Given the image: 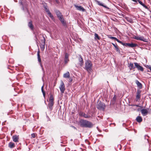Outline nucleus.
<instances>
[{
    "instance_id": "nucleus-1",
    "label": "nucleus",
    "mask_w": 151,
    "mask_h": 151,
    "mask_svg": "<svg viewBox=\"0 0 151 151\" xmlns=\"http://www.w3.org/2000/svg\"><path fill=\"white\" fill-rule=\"evenodd\" d=\"M78 124L82 127L90 128H91L93 125L91 122L82 119L79 121Z\"/></svg>"
},
{
    "instance_id": "nucleus-2",
    "label": "nucleus",
    "mask_w": 151,
    "mask_h": 151,
    "mask_svg": "<svg viewBox=\"0 0 151 151\" xmlns=\"http://www.w3.org/2000/svg\"><path fill=\"white\" fill-rule=\"evenodd\" d=\"M85 68L89 72L91 71V69L92 64L91 61L89 60H87L85 62Z\"/></svg>"
},
{
    "instance_id": "nucleus-3",
    "label": "nucleus",
    "mask_w": 151,
    "mask_h": 151,
    "mask_svg": "<svg viewBox=\"0 0 151 151\" xmlns=\"http://www.w3.org/2000/svg\"><path fill=\"white\" fill-rule=\"evenodd\" d=\"M97 108L100 110L104 111L105 109V106L104 103L100 101L97 103Z\"/></svg>"
},
{
    "instance_id": "nucleus-4",
    "label": "nucleus",
    "mask_w": 151,
    "mask_h": 151,
    "mask_svg": "<svg viewBox=\"0 0 151 151\" xmlns=\"http://www.w3.org/2000/svg\"><path fill=\"white\" fill-rule=\"evenodd\" d=\"M133 38L137 40H139L146 42H147V40L144 38L143 36H134Z\"/></svg>"
},
{
    "instance_id": "nucleus-5",
    "label": "nucleus",
    "mask_w": 151,
    "mask_h": 151,
    "mask_svg": "<svg viewBox=\"0 0 151 151\" xmlns=\"http://www.w3.org/2000/svg\"><path fill=\"white\" fill-rule=\"evenodd\" d=\"M59 88L61 93H63L65 90V88L64 83L62 81H61Z\"/></svg>"
},
{
    "instance_id": "nucleus-6",
    "label": "nucleus",
    "mask_w": 151,
    "mask_h": 151,
    "mask_svg": "<svg viewBox=\"0 0 151 151\" xmlns=\"http://www.w3.org/2000/svg\"><path fill=\"white\" fill-rule=\"evenodd\" d=\"M134 65L135 68H137L138 70L143 71L144 70L143 68L139 64L137 63H134Z\"/></svg>"
},
{
    "instance_id": "nucleus-7",
    "label": "nucleus",
    "mask_w": 151,
    "mask_h": 151,
    "mask_svg": "<svg viewBox=\"0 0 151 151\" xmlns=\"http://www.w3.org/2000/svg\"><path fill=\"white\" fill-rule=\"evenodd\" d=\"M44 8L45 9V11L47 13L49 16L52 19H53L54 18V17L51 14V12H50L49 10L46 7L44 6Z\"/></svg>"
},
{
    "instance_id": "nucleus-8",
    "label": "nucleus",
    "mask_w": 151,
    "mask_h": 151,
    "mask_svg": "<svg viewBox=\"0 0 151 151\" xmlns=\"http://www.w3.org/2000/svg\"><path fill=\"white\" fill-rule=\"evenodd\" d=\"M68 54L67 53H66L64 59V62L65 64H66L69 61V60L68 58Z\"/></svg>"
},
{
    "instance_id": "nucleus-9",
    "label": "nucleus",
    "mask_w": 151,
    "mask_h": 151,
    "mask_svg": "<svg viewBox=\"0 0 151 151\" xmlns=\"http://www.w3.org/2000/svg\"><path fill=\"white\" fill-rule=\"evenodd\" d=\"M124 45V46H125L126 47H135L137 45V44L133 43H125Z\"/></svg>"
},
{
    "instance_id": "nucleus-10",
    "label": "nucleus",
    "mask_w": 151,
    "mask_h": 151,
    "mask_svg": "<svg viewBox=\"0 0 151 151\" xmlns=\"http://www.w3.org/2000/svg\"><path fill=\"white\" fill-rule=\"evenodd\" d=\"M141 93V91L139 90H137V93H136V101H137L139 99L141 96L140 93Z\"/></svg>"
},
{
    "instance_id": "nucleus-11",
    "label": "nucleus",
    "mask_w": 151,
    "mask_h": 151,
    "mask_svg": "<svg viewBox=\"0 0 151 151\" xmlns=\"http://www.w3.org/2000/svg\"><path fill=\"white\" fill-rule=\"evenodd\" d=\"M79 64L81 66H82L83 64V59L81 55H79L78 58Z\"/></svg>"
},
{
    "instance_id": "nucleus-12",
    "label": "nucleus",
    "mask_w": 151,
    "mask_h": 151,
    "mask_svg": "<svg viewBox=\"0 0 151 151\" xmlns=\"http://www.w3.org/2000/svg\"><path fill=\"white\" fill-rule=\"evenodd\" d=\"M75 6L76 9L79 11H81L82 12H84L85 11V9L81 6L75 5Z\"/></svg>"
},
{
    "instance_id": "nucleus-13",
    "label": "nucleus",
    "mask_w": 151,
    "mask_h": 151,
    "mask_svg": "<svg viewBox=\"0 0 151 151\" xmlns=\"http://www.w3.org/2000/svg\"><path fill=\"white\" fill-rule=\"evenodd\" d=\"M12 138L13 141L15 142H19V136L14 135L12 136Z\"/></svg>"
},
{
    "instance_id": "nucleus-14",
    "label": "nucleus",
    "mask_w": 151,
    "mask_h": 151,
    "mask_svg": "<svg viewBox=\"0 0 151 151\" xmlns=\"http://www.w3.org/2000/svg\"><path fill=\"white\" fill-rule=\"evenodd\" d=\"M128 66L130 70L134 69L135 68V67L134 66L133 63H128Z\"/></svg>"
},
{
    "instance_id": "nucleus-15",
    "label": "nucleus",
    "mask_w": 151,
    "mask_h": 151,
    "mask_svg": "<svg viewBox=\"0 0 151 151\" xmlns=\"http://www.w3.org/2000/svg\"><path fill=\"white\" fill-rule=\"evenodd\" d=\"M79 115L81 116L84 117L85 118H88L90 117V116L88 115L87 114H86L85 113L82 112H80Z\"/></svg>"
},
{
    "instance_id": "nucleus-16",
    "label": "nucleus",
    "mask_w": 151,
    "mask_h": 151,
    "mask_svg": "<svg viewBox=\"0 0 151 151\" xmlns=\"http://www.w3.org/2000/svg\"><path fill=\"white\" fill-rule=\"evenodd\" d=\"M28 25L29 28L32 30H33L34 29V26L32 24V21H30L28 22Z\"/></svg>"
},
{
    "instance_id": "nucleus-17",
    "label": "nucleus",
    "mask_w": 151,
    "mask_h": 151,
    "mask_svg": "<svg viewBox=\"0 0 151 151\" xmlns=\"http://www.w3.org/2000/svg\"><path fill=\"white\" fill-rule=\"evenodd\" d=\"M141 112L143 116H145L147 114L148 111L146 109H143L141 110Z\"/></svg>"
},
{
    "instance_id": "nucleus-18",
    "label": "nucleus",
    "mask_w": 151,
    "mask_h": 151,
    "mask_svg": "<svg viewBox=\"0 0 151 151\" xmlns=\"http://www.w3.org/2000/svg\"><path fill=\"white\" fill-rule=\"evenodd\" d=\"M8 147L10 148H14L15 147V144L12 142H10L8 144Z\"/></svg>"
},
{
    "instance_id": "nucleus-19",
    "label": "nucleus",
    "mask_w": 151,
    "mask_h": 151,
    "mask_svg": "<svg viewBox=\"0 0 151 151\" xmlns=\"http://www.w3.org/2000/svg\"><path fill=\"white\" fill-rule=\"evenodd\" d=\"M54 104L53 101H49L48 104V106L50 110L51 111L52 110V107Z\"/></svg>"
},
{
    "instance_id": "nucleus-20",
    "label": "nucleus",
    "mask_w": 151,
    "mask_h": 151,
    "mask_svg": "<svg viewBox=\"0 0 151 151\" xmlns=\"http://www.w3.org/2000/svg\"><path fill=\"white\" fill-rule=\"evenodd\" d=\"M37 55L38 61L40 63V65L41 67H42V65L41 63V60L40 58V52L39 51H38V52H37Z\"/></svg>"
},
{
    "instance_id": "nucleus-21",
    "label": "nucleus",
    "mask_w": 151,
    "mask_h": 151,
    "mask_svg": "<svg viewBox=\"0 0 151 151\" xmlns=\"http://www.w3.org/2000/svg\"><path fill=\"white\" fill-rule=\"evenodd\" d=\"M96 1L97 4H98L99 5L102 6L105 8L107 7L106 6L104 5L102 3H101L100 1H99L97 0H96Z\"/></svg>"
},
{
    "instance_id": "nucleus-22",
    "label": "nucleus",
    "mask_w": 151,
    "mask_h": 151,
    "mask_svg": "<svg viewBox=\"0 0 151 151\" xmlns=\"http://www.w3.org/2000/svg\"><path fill=\"white\" fill-rule=\"evenodd\" d=\"M59 19L60 21L63 24V25L65 26L66 25V23L64 22V19L63 18V17H60V18H59Z\"/></svg>"
},
{
    "instance_id": "nucleus-23",
    "label": "nucleus",
    "mask_w": 151,
    "mask_h": 151,
    "mask_svg": "<svg viewBox=\"0 0 151 151\" xmlns=\"http://www.w3.org/2000/svg\"><path fill=\"white\" fill-rule=\"evenodd\" d=\"M63 77L65 78H69L70 77V73L68 72H66L63 75Z\"/></svg>"
},
{
    "instance_id": "nucleus-24",
    "label": "nucleus",
    "mask_w": 151,
    "mask_h": 151,
    "mask_svg": "<svg viewBox=\"0 0 151 151\" xmlns=\"http://www.w3.org/2000/svg\"><path fill=\"white\" fill-rule=\"evenodd\" d=\"M137 121L139 122H140L142 121V119L140 116H138L136 118Z\"/></svg>"
},
{
    "instance_id": "nucleus-25",
    "label": "nucleus",
    "mask_w": 151,
    "mask_h": 151,
    "mask_svg": "<svg viewBox=\"0 0 151 151\" xmlns=\"http://www.w3.org/2000/svg\"><path fill=\"white\" fill-rule=\"evenodd\" d=\"M56 14L59 19L60 18V17H63L61 13L59 11L56 12Z\"/></svg>"
},
{
    "instance_id": "nucleus-26",
    "label": "nucleus",
    "mask_w": 151,
    "mask_h": 151,
    "mask_svg": "<svg viewBox=\"0 0 151 151\" xmlns=\"http://www.w3.org/2000/svg\"><path fill=\"white\" fill-rule=\"evenodd\" d=\"M112 44L114 47L115 49L117 51L119 52V50L117 45H115L114 44L112 43Z\"/></svg>"
},
{
    "instance_id": "nucleus-27",
    "label": "nucleus",
    "mask_w": 151,
    "mask_h": 151,
    "mask_svg": "<svg viewBox=\"0 0 151 151\" xmlns=\"http://www.w3.org/2000/svg\"><path fill=\"white\" fill-rule=\"evenodd\" d=\"M136 83L137 86L141 88L142 87V84L137 80L136 81Z\"/></svg>"
},
{
    "instance_id": "nucleus-28",
    "label": "nucleus",
    "mask_w": 151,
    "mask_h": 151,
    "mask_svg": "<svg viewBox=\"0 0 151 151\" xmlns=\"http://www.w3.org/2000/svg\"><path fill=\"white\" fill-rule=\"evenodd\" d=\"M127 21L131 23H132L133 22V20L131 18H129V17H127L126 18Z\"/></svg>"
},
{
    "instance_id": "nucleus-29",
    "label": "nucleus",
    "mask_w": 151,
    "mask_h": 151,
    "mask_svg": "<svg viewBox=\"0 0 151 151\" xmlns=\"http://www.w3.org/2000/svg\"><path fill=\"white\" fill-rule=\"evenodd\" d=\"M95 35V39L96 40H99L100 39V37L98 35L95 33L94 34Z\"/></svg>"
},
{
    "instance_id": "nucleus-30",
    "label": "nucleus",
    "mask_w": 151,
    "mask_h": 151,
    "mask_svg": "<svg viewBox=\"0 0 151 151\" xmlns=\"http://www.w3.org/2000/svg\"><path fill=\"white\" fill-rule=\"evenodd\" d=\"M44 87V85H43L42 86V88H41V90H42V91L43 93V95L45 97V91H44V89H43Z\"/></svg>"
},
{
    "instance_id": "nucleus-31",
    "label": "nucleus",
    "mask_w": 151,
    "mask_h": 151,
    "mask_svg": "<svg viewBox=\"0 0 151 151\" xmlns=\"http://www.w3.org/2000/svg\"><path fill=\"white\" fill-rule=\"evenodd\" d=\"M53 97L52 95H50L49 98V101H53Z\"/></svg>"
},
{
    "instance_id": "nucleus-32",
    "label": "nucleus",
    "mask_w": 151,
    "mask_h": 151,
    "mask_svg": "<svg viewBox=\"0 0 151 151\" xmlns=\"http://www.w3.org/2000/svg\"><path fill=\"white\" fill-rule=\"evenodd\" d=\"M116 41L118 42H119V43L121 44H122V45H123L124 46V44H125V43H123V42H122L119 40H118L117 39Z\"/></svg>"
},
{
    "instance_id": "nucleus-33",
    "label": "nucleus",
    "mask_w": 151,
    "mask_h": 151,
    "mask_svg": "<svg viewBox=\"0 0 151 151\" xmlns=\"http://www.w3.org/2000/svg\"><path fill=\"white\" fill-rule=\"evenodd\" d=\"M43 44V45H41L40 46V47L42 50H44L45 48V42H44Z\"/></svg>"
},
{
    "instance_id": "nucleus-34",
    "label": "nucleus",
    "mask_w": 151,
    "mask_h": 151,
    "mask_svg": "<svg viewBox=\"0 0 151 151\" xmlns=\"http://www.w3.org/2000/svg\"><path fill=\"white\" fill-rule=\"evenodd\" d=\"M109 38L110 39H112V40H116L117 38L114 37H109Z\"/></svg>"
},
{
    "instance_id": "nucleus-35",
    "label": "nucleus",
    "mask_w": 151,
    "mask_h": 151,
    "mask_svg": "<svg viewBox=\"0 0 151 151\" xmlns=\"http://www.w3.org/2000/svg\"><path fill=\"white\" fill-rule=\"evenodd\" d=\"M32 137V138H35V133H32L31 134Z\"/></svg>"
},
{
    "instance_id": "nucleus-36",
    "label": "nucleus",
    "mask_w": 151,
    "mask_h": 151,
    "mask_svg": "<svg viewBox=\"0 0 151 151\" xmlns=\"http://www.w3.org/2000/svg\"><path fill=\"white\" fill-rule=\"evenodd\" d=\"M148 68L150 69V71H151V66L149 67Z\"/></svg>"
},
{
    "instance_id": "nucleus-37",
    "label": "nucleus",
    "mask_w": 151,
    "mask_h": 151,
    "mask_svg": "<svg viewBox=\"0 0 151 151\" xmlns=\"http://www.w3.org/2000/svg\"><path fill=\"white\" fill-rule=\"evenodd\" d=\"M135 106H136L137 107H139V105H135Z\"/></svg>"
},
{
    "instance_id": "nucleus-38",
    "label": "nucleus",
    "mask_w": 151,
    "mask_h": 151,
    "mask_svg": "<svg viewBox=\"0 0 151 151\" xmlns=\"http://www.w3.org/2000/svg\"><path fill=\"white\" fill-rule=\"evenodd\" d=\"M130 105L131 106H135V105Z\"/></svg>"
},
{
    "instance_id": "nucleus-39",
    "label": "nucleus",
    "mask_w": 151,
    "mask_h": 151,
    "mask_svg": "<svg viewBox=\"0 0 151 151\" xmlns=\"http://www.w3.org/2000/svg\"><path fill=\"white\" fill-rule=\"evenodd\" d=\"M113 99H115L114 97L113 98Z\"/></svg>"
},
{
    "instance_id": "nucleus-40",
    "label": "nucleus",
    "mask_w": 151,
    "mask_h": 151,
    "mask_svg": "<svg viewBox=\"0 0 151 151\" xmlns=\"http://www.w3.org/2000/svg\"><path fill=\"white\" fill-rule=\"evenodd\" d=\"M55 0L56 1H57V0Z\"/></svg>"
}]
</instances>
